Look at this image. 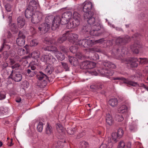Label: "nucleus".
Listing matches in <instances>:
<instances>
[{
  "label": "nucleus",
  "instance_id": "45",
  "mask_svg": "<svg viewBox=\"0 0 148 148\" xmlns=\"http://www.w3.org/2000/svg\"><path fill=\"white\" fill-rule=\"evenodd\" d=\"M10 29L12 32L16 33L18 32V29L15 23H13L10 27Z\"/></svg>",
  "mask_w": 148,
  "mask_h": 148
},
{
  "label": "nucleus",
  "instance_id": "15",
  "mask_svg": "<svg viewBox=\"0 0 148 148\" xmlns=\"http://www.w3.org/2000/svg\"><path fill=\"white\" fill-rule=\"evenodd\" d=\"M53 23L52 24L51 29L53 30L56 29L59 27L60 24H61L60 16H56L54 17Z\"/></svg>",
  "mask_w": 148,
  "mask_h": 148
},
{
  "label": "nucleus",
  "instance_id": "33",
  "mask_svg": "<svg viewBox=\"0 0 148 148\" xmlns=\"http://www.w3.org/2000/svg\"><path fill=\"white\" fill-rule=\"evenodd\" d=\"M42 49L45 51H52L54 52L56 50V48L52 45L47 46L46 47H43Z\"/></svg>",
  "mask_w": 148,
  "mask_h": 148
},
{
  "label": "nucleus",
  "instance_id": "26",
  "mask_svg": "<svg viewBox=\"0 0 148 148\" xmlns=\"http://www.w3.org/2000/svg\"><path fill=\"white\" fill-rule=\"evenodd\" d=\"M66 131L69 134L73 135L77 132V129L76 127H68L66 129Z\"/></svg>",
  "mask_w": 148,
  "mask_h": 148
},
{
  "label": "nucleus",
  "instance_id": "29",
  "mask_svg": "<svg viewBox=\"0 0 148 148\" xmlns=\"http://www.w3.org/2000/svg\"><path fill=\"white\" fill-rule=\"evenodd\" d=\"M109 104L112 107L116 106L118 104V100L117 99L112 98L110 99L108 101Z\"/></svg>",
  "mask_w": 148,
  "mask_h": 148
},
{
  "label": "nucleus",
  "instance_id": "55",
  "mask_svg": "<svg viewBox=\"0 0 148 148\" xmlns=\"http://www.w3.org/2000/svg\"><path fill=\"white\" fill-rule=\"evenodd\" d=\"M38 43V42L36 39H33L30 42V44L31 46H33L37 45Z\"/></svg>",
  "mask_w": 148,
  "mask_h": 148
},
{
  "label": "nucleus",
  "instance_id": "50",
  "mask_svg": "<svg viewBox=\"0 0 148 148\" xmlns=\"http://www.w3.org/2000/svg\"><path fill=\"white\" fill-rule=\"evenodd\" d=\"M89 52L91 53H93L95 52H101L100 49L97 48L96 47H92L89 49Z\"/></svg>",
  "mask_w": 148,
  "mask_h": 148
},
{
  "label": "nucleus",
  "instance_id": "61",
  "mask_svg": "<svg viewBox=\"0 0 148 148\" xmlns=\"http://www.w3.org/2000/svg\"><path fill=\"white\" fill-rule=\"evenodd\" d=\"M81 145L84 148H85L88 147V144L87 142L84 141L82 142Z\"/></svg>",
  "mask_w": 148,
  "mask_h": 148
},
{
  "label": "nucleus",
  "instance_id": "64",
  "mask_svg": "<svg viewBox=\"0 0 148 148\" xmlns=\"http://www.w3.org/2000/svg\"><path fill=\"white\" fill-rule=\"evenodd\" d=\"M8 63L3 62L2 64V68L3 69L6 68L8 66Z\"/></svg>",
  "mask_w": 148,
  "mask_h": 148
},
{
  "label": "nucleus",
  "instance_id": "56",
  "mask_svg": "<svg viewBox=\"0 0 148 148\" xmlns=\"http://www.w3.org/2000/svg\"><path fill=\"white\" fill-rule=\"evenodd\" d=\"M125 144L123 141H120L118 146V148H125Z\"/></svg>",
  "mask_w": 148,
  "mask_h": 148
},
{
  "label": "nucleus",
  "instance_id": "6",
  "mask_svg": "<svg viewBox=\"0 0 148 148\" xmlns=\"http://www.w3.org/2000/svg\"><path fill=\"white\" fill-rule=\"evenodd\" d=\"M92 16H91V14H90L88 18L84 17V18L85 19H87L88 23L91 25L92 27L97 28V29H100L101 26L100 23L97 22Z\"/></svg>",
  "mask_w": 148,
  "mask_h": 148
},
{
  "label": "nucleus",
  "instance_id": "48",
  "mask_svg": "<svg viewBox=\"0 0 148 148\" xmlns=\"http://www.w3.org/2000/svg\"><path fill=\"white\" fill-rule=\"evenodd\" d=\"M43 124L42 122H39L37 125V130L41 132L42 131L43 129Z\"/></svg>",
  "mask_w": 148,
  "mask_h": 148
},
{
  "label": "nucleus",
  "instance_id": "60",
  "mask_svg": "<svg viewBox=\"0 0 148 148\" xmlns=\"http://www.w3.org/2000/svg\"><path fill=\"white\" fill-rule=\"evenodd\" d=\"M75 55L77 58L79 59H82L83 58L82 54L80 53H76Z\"/></svg>",
  "mask_w": 148,
  "mask_h": 148
},
{
  "label": "nucleus",
  "instance_id": "59",
  "mask_svg": "<svg viewBox=\"0 0 148 148\" xmlns=\"http://www.w3.org/2000/svg\"><path fill=\"white\" fill-rule=\"evenodd\" d=\"M5 7L7 12H10L11 11L12 6L10 5L7 3L5 5Z\"/></svg>",
  "mask_w": 148,
  "mask_h": 148
},
{
  "label": "nucleus",
  "instance_id": "63",
  "mask_svg": "<svg viewBox=\"0 0 148 148\" xmlns=\"http://www.w3.org/2000/svg\"><path fill=\"white\" fill-rule=\"evenodd\" d=\"M29 31L33 35L36 32L35 29L33 27H31L29 29Z\"/></svg>",
  "mask_w": 148,
  "mask_h": 148
},
{
  "label": "nucleus",
  "instance_id": "10",
  "mask_svg": "<svg viewBox=\"0 0 148 148\" xmlns=\"http://www.w3.org/2000/svg\"><path fill=\"white\" fill-rule=\"evenodd\" d=\"M66 34L67 40L70 42H75L78 38V35L76 34L69 31L67 32Z\"/></svg>",
  "mask_w": 148,
  "mask_h": 148
},
{
  "label": "nucleus",
  "instance_id": "53",
  "mask_svg": "<svg viewBox=\"0 0 148 148\" xmlns=\"http://www.w3.org/2000/svg\"><path fill=\"white\" fill-rule=\"evenodd\" d=\"M63 147L62 143L60 141H58L56 144L55 148H62Z\"/></svg>",
  "mask_w": 148,
  "mask_h": 148
},
{
  "label": "nucleus",
  "instance_id": "3",
  "mask_svg": "<svg viewBox=\"0 0 148 148\" xmlns=\"http://www.w3.org/2000/svg\"><path fill=\"white\" fill-rule=\"evenodd\" d=\"M83 10L85 13L84 17L88 18L89 14L93 16L95 13V10L92 7V4L91 2L86 1L83 3Z\"/></svg>",
  "mask_w": 148,
  "mask_h": 148
},
{
  "label": "nucleus",
  "instance_id": "49",
  "mask_svg": "<svg viewBox=\"0 0 148 148\" xmlns=\"http://www.w3.org/2000/svg\"><path fill=\"white\" fill-rule=\"evenodd\" d=\"M129 129L131 131L137 129V126L134 123H132L129 126Z\"/></svg>",
  "mask_w": 148,
  "mask_h": 148
},
{
  "label": "nucleus",
  "instance_id": "14",
  "mask_svg": "<svg viewBox=\"0 0 148 148\" xmlns=\"http://www.w3.org/2000/svg\"><path fill=\"white\" fill-rule=\"evenodd\" d=\"M8 78L12 79L15 82H19L21 80L22 76L19 73H14L13 70H12Z\"/></svg>",
  "mask_w": 148,
  "mask_h": 148
},
{
  "label": "nucleus",
  "instance_id": "22",
  "mask_svg": "<svg viewBox=\"0 0 148 148\" xmlns=\"http://www.w3.org/2000/svg\"><path fill=\"white\" fill-rule=\"evenodd\" d=\"M17 22L18 27L20 28H21L25 25V20L22 17L19 16L17 19Z\"/></svg>",
  "mask_w": 148,
  "mask_h": 148
},
{
  "label": "nucleus",
  "instance_id": "37",
  "mask_svg": "<svg viewBox=\"0 0 148 148\" xmlns=\"http://www.w3.org/2000/svg\"><path fill=\"white\" fill-rule=\"evenodd\" d=\"M40 54V52L39 51H35L32 53L31 56L33 58L37 59L39 58Z\"/></svg>",
  "mask_w": 148,
  "mask_h": 148
},
{
  "label": "nucleus",
  "instance_id": "2",
  "mask_svg": "<svg viewBox=\"0 0 148 148\" xmlns=\"http://www.w3.org/2000/svg\"><path fill=\"white\" fill-rule=\"evenodd\" d=\"M95 63L93 62L85 61L81 64L80 67L81 69H88V70L85 72L87 74L88 73L91 75H96L97 74V72L92 69L95 66Z\"/></svg>",
  "mask_w": 148,
  "mask_h": 148
},
{
  "label": "nucleus",
  "instance_id": "13",
  "mask_svg": "<svg viewBox=\"0 0 148 148\" xmlns=\"http://www.w3.org/2000/svg\"><path fill=\"white\" fill-rule=\"evenodd\" d=\"M113 80H122L123 81V82L124 83L127 84V85L128 86V85H130L131 86H140L139 85V84L136 82H134L132 81H131L130 80H129L128 79H126L125 78L121 77H116L114 78H113Z\"/></svg>",
  "mask_w": 148,
  "mask_h": 148
},
{
  "label": "nucleus",
  "instance_id": "58",
  "mask_svg": "<svg viewBox=\"0 0 148 148\" xmlns=\"http://www.w3.org/2000/svg\"><path fill=\"white\" fill-rule=\"evenodd\" d=\"M140 63L141 64H145L147 63L148 60L147 58H140Z\"/></svg>",
  "mask_w": 148,
  "mask_h": 148
},
{
  "label": "nucleus",
  "instance_id": "8",
  "mask_svg": "<svg viewBox=\"0 0 148 148\" xmlns=\"http://www.w3.org/2000/svg\"><path fill=\"white\" fill-rule=\"evenodd\" d=\"M43 15L42 13L38 11L35 12L32 18L31 21L33 23H37L41 21Z\"/></svg>",
  "mask_w": 148,
  "mask_h": 148
},
{
  "label": "nucleus",
  "instance_id": "12",
  "mask_svg": "<svg viewBox=\"0 0 148 148\" xmlns=\"http://www.w3.org/2000/svg\"><path fill=\"white\" fill-rule=\"evenodd\" d=\"M25 36L21 32H19L18 37L16 40L17 44L20 46H23L25 44Z\"/></svg>",
  "mask_w": 148,
  "mask_h": 148
},
{
  "label": "nucleus",
  "instance_id": "57",
  "mask_svg": "<svg viewBox=\"0 0 148 148\" xmlns=\"http://www.w3.org/2000/svg\"><path fill=\"white\" fill-rule=\"evenodd\" d=\"M2 56L3 58L5 60H6L8 57L9 54L7 51H5L2 53Z\"/></svg>",
  "mask_w": 148,
  "mask_h": 148
},
{
  "label": "nucleus",
  "instance_id": "38",
  "mask_svg": "<svg viewBox=\"0 0 148 148\" xmlns=\"http://www.w3.org/2000/svg\"><path fill=\"white\" fill-rule=\"evenodd\" d=\"M66 36V34L65 33L62 35V37L59 38L58 39L57 42L59 43H62L64 41L67 40Z\"/></svg>",
  "mask_w": 148,
  "mask_h": 148
},
{
  "label": "nucleus",
  "instance_id": "62",
  "mask_svg": "<svg viewBox=\"0 0 148 148\" xmlns=\"http://www.w3.org/2000/svg\"><path fill=\"white\" fill-rule=\"evenodd\" d=\"M60 50L65 53H67L68 49L66 48L64 46H61L60 47Z\"/></svg>",
  "mask_w": 148,
  "mask_h": 148
},
{
  "label": "nucleus",
  "instance_id": "18",
  "mask_svg": "<svg viewBox=\"0 0 148 148\" xmlns=\"http://www.w3.org/2000/svg\"><path fill=\"white\" fill-rule=\"evenodd\" d=\"M99 73L103 76H109L112 75V74L108 69L103 68L98 70Z\"/></svg>",
  "mask_w": 148,
  "mask_h": 148
},
{
  "label": "nucleus",
  "instance_id": "17",
  "mask_svg": "<svg viewBox=\"0 0 148 148\" xmlns=\"http://www.w3.org/2000/svg\"><path fill=\"white\" fill-rule=\"evenodd\" d=\"M50 28L49 24L46 23H43L39 25L38 29L40 32L45 34L47 32Z\"/></svg>",
  "mask_w": 148,
  "mask_h": 148
},
{
  "label": "nucleus",
  "instance_id": "9",
  "mask_svg": "<svg viewBox=\"0 0 148 148\" xmlns=\"http://www.w3.org/2000/svg\"><path fill=\"white\" fill-rule=\"evenodd\" d=\"M129 36H126L123 37H119L116 40V43L118 45H123L130 41Z\"/></svg>",
  "mask_w": 148,
  "mask_h": 148
},
{
  "label": "nucleus",
  "instance_id": "1",
  "mask_svg": "<svg viewBox=\"0 0 148 148\" xmlns=\"http://www.w3.org/2000/svg\"><path fill=\"white\" fill-rule=\"evenodd\" d=\"M104 41V38L95 40L92 38H89L88 37H86L85 39L78 41L77 44L82 47H86L88 46L91 47L98 43H102Z\"/></svg>",
  "mask_w": 148,
  "mask_h": 148
},
{
  "label": "nucleus",
  "instance_id": "41",
  "mask_svg": "<svg viewBox=\"0 0 148 148\" xmlns=\"http://www.w3.org/2000/svg\"><path fill=\"white\" fill-rule=\"evenodd\" d=\"M127 107L126 106L123 105L121 106L119 108L118 111L119 112L124 113L127 111Z\"/></svg>",
  "mask_w": 148,
  "mask_h": 148
},
{
  "label": "nucleus",
  "instance_id": "28",
  "mask_svg": "<svg viewBox=\"0 0 148 148\" xmlns=\"http://www.w3.org/2000/svg\"><path fill=\"white\" fill-rule=\"evenodd\" d=\"M54 70L53 67L50 65H48L45 70V73L48 75L52 74Z\"/></svg>",
  "mask_w": 148,
  "mask_h": 148
},
{
  "label": "nucleus",
  "instance_id": "52",
  "mask_svg": "<svg viewBox=\"0 0 148 148\" xmlns=\"http://www.w3.org/2000/svg\"><path fill=\"white\" fill-rule=\"evenodd\" d=\"M62 67L66 71H69V67L67 64L63 62H61Z\"/></svg>",
  "mask_w": 148,
  "mask_h": 148
},
{
  "label": "nucleus",
  "instance_id": "23",
  "mask_svg": "<svg viewBox=\"0 0 148 148\" xmlns=\"http://www.w3.org/2000/svg\"><path fill=\"white\" fill-rule=\"evenodd\" d=\"M54 53L56 58L59 60L62 61L65 59V57L64 55L61 53L60 52L58 51L57 48L56 50L55 51Z\"/></svg>",
  "mask_w": 148,
  "mask_h": 148
},
{
  "label": "nucleus",
  "instance_id": "44",
  "mask_svg": "<svg viewBox=\"0 0 148 148\" xmlns=\"http://www.w3.org/2000/svg\"><path fill=\"white\" fill-rule=\"evenodd\" d=\"M60 21H61V24L62 25H64L66 24H67V25L68 24L69 21L66 18H64L62 15V17H60Z\"/></svg>",
  "mask_w": 148,
  "mask_h": 148
},
{
  "label": "nucleus",
  "instance_id": "51",
  "mask_svg": "<svg viewBox=\"0 0 148 148\" xmlns=\"http://www.w3.org/2000/svg\"><path fill=\"white\" fill-rule=\"evenodd\" d=\"M71 52L73 53H76L77 52V49L75 46H72L70 48Z\"/></svg>",
  "mask_w": 148,
  "mask_h": 148
},
{
  "label": "nucleus",
  "instance_id": "40",
  "mask_svg": "<svg viewBox=\"0 0 148 148\" xmlns=\"http://www.w3.org/2000/svg\"><path fill=\"white\" fill-rule=\"evenodd\" d=\"M54 16L52 15H50L46 17L45 19V22L49 23L51 22L53 23Z\"/></svg>",
  "mask_w": 148,
  "mask_h": 148
},
{
  "label": "nucleus",
  "instance_id": "19",
  "mask_svg": "<svg viewBox=\"0 0 148 148\" xmlns=\"http://www.w3.org/2000/svg\"><path fill=\"white\" fill-rule=\"evenodd\" d=\"M141 47L139 42H135L130 47V49L134 53L138 54L139 52V49Z\"/></svg>",
  "mask_w": 148,
  "mask_h": 148
},
{
  "label": "nucleus",
  "instance_id": "43",
  "mask_svg": "<svg viewBox=\"0 0 148 148\" xmlns=\"http://www.w3.org/2000/svg\"><path fill=\"white\" fill-rule=\"evenodd\" d=\"M27 74L28 76L32 77L36 75L37 72L36 71H33L30 69H28L27 70Z\"/></svg>",
  "mask_w": 148,
  "mask_h": 148
},
{
  "label": "nucleus",
  "instance_id": "31",
  "mask_svg": "<svg viewBox=\"0 0 148 148\" xmlns=\"http://www.w3.org/2000/svg\"><path fill=\"white\" fill-rule=\"evenodd\" d=\"M103 65L104 66L109 68L115 69L116 67V66L114 64L108 61L104 62L103 63Z\"/></svg>",
  "mask_w": 148,
  "mask_h": 148
},
{
  "label": "nucleus",
  "instance_id": "32",
  "mask_svg": "<svg viewBox=\"0 0 148 148\" xmlns=\"http://www.w3.org/2000/svg\"><path fill=\"white\" fill-rule=\"evenodd\" d=\"M106 121L107 123L110 125H112L113 124V120L111 116L109 113L107 114L106 115Z\"/></svg>",
  "mask_w": 148,
  "mask_h": 148
},
{
  "label": "nucleus",
  "instance_id": "54",
  "mask_svg": "<svg viewBox=\"0 0 148 148\" xmlns=\"http://www.w3.org/2000/svg\"><path fill=\"white\" fill-rule=\"evenodd\" d=\"M6 92L4 91H1L0 92V100L5 99L6 97Z\"/></svg>",
  "mask_w": 148,
  "mask_h": 148
},
{
  "label": "nucleus",
  "instance_id": "16",
  "mask_svg": "<svg viewBox=\"0 0 148 148\" xmlns=\"http://www.w3.org/2000/svg\"><path fill=\"white\" fill-rule=\"evenodd\" d=\"M113 146V143L110 138L105 140L99 148H111Z\"/></svg>",
  "mask_w": 148,
  "mask_h": 148
},
{
  "label": "nucleus",
  "instance_id": "4",
  "mask_svg": "<svg viewBox=\"0 0 148 148\" xmlns=\"http://www.w3.org/2000/svg\"><path fill=\"white\" fill-rule=\"evenodd\" d=\"M80 15L77 12H74L73 15V18L69 20V23L66 25L68 29L75 27L80 24Z\"/></svg>",
  "mask_w": 148,
  "mask_h": 148
},
{
  "label": "nucleus",
  "instance_id": "25",
  "mask_svg": "<svg viewBox=\"0 0 148 148\" xmlns=\"http://www.w3.org/2000/svg\"><path fill=\"white\" fill-rule=\"evenodd\" d=\"M34 10L27 8L25 11V15L26 18H32L34 14Z\"/></svg>",
  "mask_w": 148,
  "mask_h": 148
},
{
  "label": "nucleus",
  "instance_id": "21",
  "mask_svg": "<svg viewBox=\"0 0 148 148\" xmlns=\"http://www.w3.org/2000/svg\"><path fill=\"white\" fill-rule=\"evenodd\" d=\"M138 61L137 58H132L129 59L128 63L130 64L131 67H135L138 66V64L137 62Z\"/></svg>",
  "mask_w": 148,
  "mask_h": 148
},
{
  "label": "nucleus",
  "instance_id": "46",
  "mask_svg": "<svg viewBox=\"0 0 148 148\" xmlns=\"http://www.w3.org/2000/svg\"><path fill=\"white\" fill-rule=\"evenodd\" d=\"M115 119L116 121L121 122L123 121L124 118L121 114H117L115 116Z\"/></svg>",
  "mask_w": 148,
  "mask_h": 148
},
{
  "label": "nucleus",
  "instance_id": "39",
  "mask_svg": "<svg viewBox=\"0 0 148 148\" xmlns=\"http://www.w3.org/2000/svg\"><path fill=\"white\" fill-rule=\"evenodd\" d=\"M27 50L23 48H20L18 49L17 52L18 55L22 56L24 55L26 52H27Z\"/></svg>",
  "mask_w": 148,
  "mask_h": 148
},
{
  "label": "nucleus",
  "instance_id": "24",
  "mask_svg": "<svg viewBox=\"0 0 148 148\" xmlns=\"http://www.w3.org/2000/svg\"><path fill=\"white\" fill-rule=\"evenodd\" d=\"M37 2L35 0H33L29 3L28 8L34 10L37 8Z\"/></svg>",
  "mask_w": 148,
  "mask_h": 148
},
{
  "label": "nucleus",
  "instance_id": "35",
  "mask_svg": "<svg viewBox=\"0 0 148 148\" xmlns=\"http://www.w3.org/2000/svg\"><path fill=\"white\" fill-rule=\"evenodd\" d=\"M56 127L57 130L59 133H62L64 132V129L60 124L59 123L56 124Z\"/></svg>",
  "mask_w": 148,
  "mask_h": 148
},
{
  "label": "nucleus",
  "instance_id": "36",
  "mask_svg": "<svg viewBox=\"0 0 148 148\" xmlns=\"http://www.w3.org/2000/svg\"><path fill=\"white\" fill-rule=\"evenodd\" d=\"M72 13L70 11H67L64 13L62 15L64 17L69 21L72 16Z\"/></svg>",
  "mask_w": 148,
  "mask_h": 148
},
{
  "label": "nucleus",
  "instance_id": "27",
  "mask_svg": "<svg viewBox=\"0 0 148 148\" xmlns=\"http://www.w3.org/2000/svg\"><path fill=\"white\" fill-rule=\"evenodd\" d=\"M97 28L92 27V30L89 32V33L91 35L93 36H99L101 35V34L98 32V31L100 29H97Z\"/></svg>",
  "mask_w": 148,
  "mask_h": 148
},
{
  "label": "nucleus",
  "instance_id": "5",
  "mask_svg": "<svg viewBox=\"0 0 148 148\" xmlns=\"http://www.w3.org/2000/svg\"><path fill=\"white\" fill-rule=\"evenodd\" d=\"M36 76L37 78L39 80L38 86L41 88H44L47 84L48 77L41 71L39 72Z\"/></svg>",
  "mask_w": 148,
  "mask_h": 148
},
{
  "label": "nucleus",
  "instance_id": "7",
  "mask_svg": "<svg viewBox=\"0 0 148 148\" xmlns=\"http://www.w3.org/2000/svg\"><path fill=\"white\" fill-rule=\"evenodd\" d=\"M41 60L42 61L46 62L49 64H53L56 61V59L50 54L42 56L41 58Z\"/></svg>",
  "mask_w": 148,
  "mask_h": 148
},
{
  "label": "nucleus",
  "instance_id": "34",
  "mask_svg": "<svg viewBox=\"0 0 148 148\" xmlns=\"http://www.w3.org/2000/svg\"><path fill=\"white\" fill-rule=\"evenodd\" d=\"M45 133L49 135L53 133V130L52 127L49 124L47 123V127L45 128Z\"/></svg>",
  "mask_w": 148,
  "mask_h": 148
},
{
  "label": "nucleus",
  "instance_id": "30",
  "mask_svg": "<svg viewBox=\"0 0 148 148\" xmlns=\"http://www.w3.org/2000/svg\"><path fill=\"white\" fill-rule=\"evenodd\" d=\"M68 57L69 62L71 65L75 66L78 63L77 59L76 58L70 56H68Z\"/></svg>",
  "mask_w": 148,
  "mask_h": 148
},
{
  "label": "nucleus",
  "instance_id": "20",
  "mask_svg": "<svg viewBox=\"0 0 148 148\" xmlns=\"http://www.w3.org/2000/svg\"><path fill=\"white\" fill-rule=\"evenodd\" d=\"M2 41L3 43L0 48V52H1L3 50L7 51L9 50L10 48V45L7 44L6 39H3Z\"/></svg>",
  "mask_w": 148,
  "mask_h": 148
},
{
  "label": "nucleus",
  "instance_id": "42",
  "mask_svg": "<svg viewBox=\"0 0 148 148\" xmlns=\"http://www.w3.org/2000/svg\"><path fill=\"white\" fill-rule=\"evenodd\" d=\"M92 28V27L90 25H86L83 26L82 27V31L83 32L86 33L89 32L90 31V29Z\"/></svg>",
  "mask_w": 148,
  "mask_h": 148
},
{
  "label": "nucleus",
  "instance_id": "47",
  "mask_svg": "<svg viewBox=\"0 0 148 148\" xmlns=\"http://www.w3.org/2000/svg\"><path fill=\"white\" fill-rule=\"evenodd\" d=\"M44 42L45 43L48 45H56V43L53 40H49L48 39L46 38Z\"/></svg>",
  "mask_w": 148,
  "mask_h": 148
},
{
  "label": "nucleus",
  "instance_id": "11",
  "mask_svg": "<svg viewBox=\"0 0 148 148\" xmlns=\"http://www.w3.org/2000/svg\"><path fill=\"white\" fill-rule=\"evenodd\" d=\"M123 132L121 128H119L117 132L113 133L112 134V140L115 142H116L118 141V139L120 138L123 136Z\"/></svg>",
  "mask_w": 148,
  "mask_h": 148
}]
</instances>
